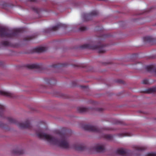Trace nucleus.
<instances>
[{"mask_svg": "<svg viewBox=\"0 0 156 156\" xmlns=\"http://www.w3.org/2000/svg\"><path fill=\"white\" fill-rule=\"evenodd\" d=\"M78 111L80 113H83L87 112L90 110H92V108H85L82 107H78L77 108Z\"/></svg>", "mask_w": 156, "mask_h": 156, "instance_id": "14", "label": "nucleus"}, {"mask_svg": "<svg viewBox=\"0 0 156 156\" xmlns=\"http://www.w3.org/2000/svg\"><path fill=\"white\" fill-rule=\"evenodd\" d=\"M96 110L100 112L102 111V108H97L96 109Z\"/></svg>", "mask_w": 156, "mask_h": 156, "instance_id": "34", "label": "nucleus"}, {"mask_svg": "<svg viewBox=\"0 0 156 156\" xmlns=\"http://www.w3.org/2000/svg\"><path fill=\"white\" fill-rule=\"evenodd\" d=\"M96 151L98 152H103L105 151V145H98L94 147Z\"/></svg>", "mask_w": 156, "mask_h": 156, "instance_id": "10", "label": "nucleus"}, {"mask_svg": "<svg viewBox=\"0 0 156 156\" xmlns=\"http://www.w3.org/2000/svg\"><path fill=\"white\" fill-rule=\"evenodd\" d=\"M0 95L10 98H14L15 97V95L14 94L5 91L0 90Z\"/></svg>", "mask_w": 156, "mask_h": 156, "instance_id": "9", "label": "nucleus"}, {"mask_svg": "<svg viewBox=\"0 0 156 156\" xmlns=\"http://www.w3.org/2000/svg\"><path fill=\"white\" fill-rule=\"evenodd\" d=\"M143 40L145 43H150L153 42L154 41V39L151 37L146 36L144 37Z\"/></svg>", "mask_w": 156, "mask_h": 156, "instance_id": "16", "label": "nucleus"}, {"mask_svg": "<svg viewBox=\"0 0 156 156\" xmlns=\"http://www.w3.org/2000/svg\"><path fill=\"white\" fill-rule=\"evenodd\" d=\"M73 148L79 151H82L86 149V147L83 144H75L73 146Z\"/></svg>", "mask_w": 156, "mask_h": 156, "instance_id": "8", "label": "nucleus"}, {"mask_svg": "<svg viewBox=\"0 0 156 156\" xmlns=\"http://www.w3.org/2000/svg\"><path fill=\"white\" fill-rule=\"evenodd\" d=\"M1 43L4 46L14 47V46L12 44L6 41H2L1 42Z\"/></svg>", "mask_w": 156, "mask_h": 156, "instance_id": "20", "label": "nucleus"}, {"mask_svg": "<svg viewBox=\"0 0 156 156\" xmlns=\"http://www.w3.org/2000/svg\"><path fill=\"white\" fill-rule=\"evenodd\" d=\"M36 133L38 137L46 140L51 144L58 145L66 149L69 147V146L68 142L66 135L65 133H61L60 132L58 133L61 137L60 140H58L53 137L43 133L42 130L41 129L36 130Z\"/></svg>", "mask_w": 156, "mask_h": 156, "instance_id": "1", "label": "nucleus"}, {"mask_svg": "<svg viewBox=\"0 0 156 156\" xmlns=\"http://www.w3.org/2000/svg\"><path fill=\"white\" fill-rule=\"evenodd\" d=\"M7 119L9 122L17 125L20 128H30L31 127L30 124L29 120H27L25 123H20L18 122L15 119L11 117H8Z\"/></svg>", "mask_w": 156, "mask_h": 156, "instance_id": "4", "label": "nucleus"}, {"mask_svg": "<svg viewBox=\"0 0 156 156\" xmlns=\"http://www.w3.org/2000/svg\"><path fill=\"white\" fill-rule=\"evenodd\" d=\"M81 87L82 88H86L87 89L88 88V87L85 86H81Z\"/></svg>", "mask_w": 156, "mask_h": 156, "instance_id": "33", "label": "nucleus"}, {"mask_svg": "<svg viewBox=\"0 0 156 156\" xmlns=\"http://www.w3.org/2000/svg\"><path fill=\"white\" fill-rule=\"evenodd\" d=\"M135 149L138 151H142L146 149L145 147H140L139 146H135L134 147Z\"/></svg>", "mask_w": 156, "mask_h": 156, "instance_id": "23", "label": "nucleus"}, {"mask_svg": "<svg viewBox=\"0 0 156 156\" xmlns=\"http://www.w3.org/2000/svg\"><path fill=\"white\" fill-rule=\"evenodd\" d=\"M95 42H92L90 44H85L80 46L81 49H89L92 50H97L99 53H105L106 51V45H104L101 42H98L97 45H94Z\"/></svg>", "mask_w": 156, "mask_h": 156, "instance_id": "3", "label": "nucleus"}, {"mask_svg": "<svg viewBox=\"0 0 156 156\" xmlns=\"http://www.w3.org/2000/svg\"><path fill=\"white\" fill-rule=\"evenodd\" d=\"M98 14V12L97 10H94L89 13H84L83 14V18L84 21H87L90 20L93 16H97Z\"/></svg>", "mask_w": 156, "mask_h": 156, "instance_id": "5", "label": "nucleus"}, {"mask_svg": "<svg viewBox=\"0 0 156 156\" xmlns=\"http://www.w3.org/2000/svg\"><path fill=\"white\" fill-rule=\"evenodd\" d=\"M23 32V29L22 28L11 30L7 27L0 26V36L2 37L13 38L18 36Z\"/></svg>", "mask_w": 156, "mask_h": 156, "instance_id": "2", "label": "nucleus"}, {"mask_svg": "<svg viewBox=\"0 0 156 156\" xmlns=\"http://www.w3.org/2000/svg\"><path fill=\"white\" fill-rule=\"evenodd\" d=\"M122 123V122L121 121H119V120H117L116 122V124H121Z\"/></svg>", "mask_w": 156, "mask_h": 156, "instance_id": "35", "label": "nucleus"}, {"mask_svg": "<svg viewBox=\"0 0 156 156\" xmlns=\"http://www.w3.org/2000/svg\"><path fill=\"white\" fill-rule=\"evenodd\" d=\"M102 137L108 140H111L113 139V136L110 134H103Z\"/></svg>", "mask_w": 156, "mask_h": 156, "instance_id": "21", "label": "nucleus"}, {"mask_svg": "<svg viewBox=\"0 0 156 156\" xmlns=\"http://www.w3.org/2000/svg\"><path fill=\"white\" fill-rule=\"evenodd\" d=\"M26 67L30 69H39L41 67V66L38 64H34L26 65Z\"/></svg>", "mask_w": 156, "mask_h": 156, "instance_id": "13", "label": "nucleus"}, {"mask_svg": "<svg viewBox=\"0 0 156 156\" xmlns=\"http://www.w3.org/2000/svg\"><path fill=\"white\" fill-rule=\"evenodd\" d=\"M83 128L86 130L97 133H100L101 130L98 128L96 126L89 125H85L83 126Z\"/></svg>", "mask_w": 156, "mask_h": 156, "instance_id": "6", "label": "nucleus"}, {"mask_svg": "<svg viewBox=\"0 0 156 156\" xmlns=\"http://www.w3.org/2000/svg\"><path fill=\"white\" fill-rule=\"evenodd\" d=\"M2 65L3 63L1 62H0V66H2Z\"/></svg>", "mask_w": 156, "mask_h": 156, "instance_id": "37", "label": "nucleus"}, {"mask_svg": "<svg viewBox=\"0 0 156 156\" xmlns=\"http://www.w3.org/2000/svg\"><path fill=\"white\" fill-rule=\"evenodd\" d=\"M51 80L48 78H45L44 80V84L47 86L51 84Z\"/></svg>", "mask_w": 156, "mask_h": 156, "instance_id": "24", "label": "nucleus"}, {"mask_svg": "<svg viewBox=\"0 0 156 156\" xmlns=\"http://www.w3.org/2000/svg\"><path fill=\"white\" fill-rule=\"evenodd\" d=\"M87 29V28L86 27H81L79 28V30L80 31H83L86 30Z\"/></svg>", "mask_w": 156, "mask_h": 156, "instance_id": "30", "label": "nucleus"}, {"mask_svg": "<svg viewBox=\"0 0 156 156\" xmlns=\"http://www.w3.org/2000/svg\"><path fill=\"white\" fill-rule=\"evenodd\" d=\"M145 69L148 71L154 72L156 75V67L154 65L147 66L145 67Z\"/></svg>", "mask_w": 156, "mask_h": 156, "instance_id": "11", "label": "nucleus"}, {"mask_svg": "<svg viewBox=\"0 0 156 156\" xmlns=\"http://www.w3.org/2000/svg\"><path fill=\"white\" fill-rule=\"evenodd\" d=\"M5 111V107L2 105H0V117H2Z\"/></svg>", "mask_w": 156, "mask_h": 156, "instance_id": "22", "label": "nucleus"}, {"mask_svg": "<svg viewBox=\"0 0 156 156\" xmlns=\"http://www.w3.org/2000/svg\"><path fill=\"white\" fill-rule=\"evenodd\" d=\"M1 126V127H2L1 126Z\"/></svg>", "mask_w": 156, "mask_h": 156, "instance_id": "39", "label": "nucleus"}, {"mask_svg": "<svg viewBox=\"0 0 156 156\" xmlns=\"http://www.w3.org/2000/svg\"><path fill=\"white\" fill-rule=\"evenodd\" d=\"M12 152L16 154L20 155L24 153V151L22 149H19L18 148L13 150Z\"/></svg>", "mask_w": 156, "mask_h": 156, "instance_id": "19", "label": "nucleus"}, {"mask_svg": "<svg viewBox=\"0 0 156 156\" xmlns=\"http://www.w3.org/2000/svg\"><path fill=\"white\" fill-rule=\"evenodd\" d=\"M66 66V65L65 63H58L53 64L51 66L54 68L58 69H59L61 67H65Z\"/></svg>", "mask_w": 156, "mask_h": 156, "instance_id": "17", "label": "nucleus"}, {"mask_svg": "<svg viewBox=\"0 0 156 156\" xmlns=\"http://www.w3.org/2000/svg\"><path fill=\"white\" fill-rule=\"evenodd\" d=\"M117 82L118 83H123V81L121 80H118L117 81Z\"/></svg>", "mask_w": 156, "mask_h": 156, "instance_id": "32", "label": "nucleus"}, {"mask_svg": "<svg viewBox=\"0 0 156 156\" xmlns=\"http://www.w3.org/2000/svg\"><path fill=\"white\" fill-rule=\"evenodd\" d=\"M31 9L37 13H38L39 11V9L38 8L35 7H31Z\"/></svg>", "mask_w": 156, "mask_h": 156, "instance_id": "27", "label": "nucleus"}, {"mask_svg": "<svg viewBox=\"0 0 156 156\" xmlns=\"http://www.w3.org/2000/svg\"><path fill=\"white\" fill-rule=\"evenodd\" d=\"M116 154L123 156H129L132 154V151L128 150L123 149H118L115 151Z\"/></svg>", "mask_w": 156, "mask_h": 156, "instance_id": "7", "label": "nucleus"}, {"mask_svg": "<svg viewBox=\"0 0 156 156\" xmlns=\"http://www.w3.org/2000/svg\"><path fill=\"white\" fill-rule=\"evenodd\" d=\"M106 36L105 35H101L99 36L98 39L99 40H100L101 42H102L103 39L105 38Z\"/></svg>", "mask_w": 156, "mask_h": 156, "instance_id": "29", "label": "nucleus"}, {"mask_svg": "<svg viewBox=\"0 0 156 156\" xmlns=\"http://www.w3.org/2000/svg\"><path fill=\"white\" fill-rule=\"evenodd\" d=\"M66 27V25L63 24L61 23H59L55 26L50 28V30H51L55 31L57 30L60 28L62 27Z\"/></svg>", "mask_w": 156, "mask_h": 156, "instance_id": "15", "label": "nucleus"}, {"mask_svg": "<svg viewBox=\"0 0 156 156\" xmlns=\"http://www.w3.org/2000/svg\"><path fill=\"white\" fill-rule=\"evenodd\" d=\"M37 0H29L30 2H36Z\"/></svg>", "mask_w": 156, "mask_h": 156, "instance_id": "36", "label": "nucleus"}, {"mask_svg": "<svg viewBox=\"0 0 156 156\" xmlns=\"http://www.w3.org/2000/svg\"><path fill=\"white\" fill-rule=\"evenodd\" d=\"M145 93H151L156 92V87L149 88L147 89L144 92Z\"/></svg>", "mask_w": 156, "mask_h": 156, "instance_id": "18", "label": "nucleus"}, {"mask_svg": "<svg viewBox=\"0 0 156 156\" xmlns=\"http://www.w3.org/2000/svg\"><path fill=\"white\" fill-rule=\"evenodd\" d=\"M119 135L120 137H123L124 136H131V135L129 133H120L119 134Z\"/></svg>", "mask_w": 156, "mask_h": 156, "instance_id": "26", "label": "nucleus"}, {"mask_svg": "<svg viewBox=\"0 0 156 156\" xmlns=\"http://www.w3.org/2000/svg\"><path fill=\"white\" fill-rule=\"evenodd\" d=\"M148 83L149 81L147 79H144L142 81V83L144 84H148Z\"/></svg>", "mask_w": 156, "mask_h": 156, "instance_id": "31", "label": "nucleus"}, {"mask_svg": "<svg viewBox=\"0 0 156 156\" xmlns=\"http://www.w3.org/2000/svg\"><path fill=\"white\" fill-rule=\"evenodd\" d=\"M47 50V48L45 47H38L34 48L33 51L34 52L40 53L43 52Z\"/></svg>", "mask_w": 156, "mask_h": 156, "instance_id": "12", "label": "nucleus"}, {"mask_svg": "<svg viewBox=\"0 0 156 156\" xmlns=\"http://www.w3.org/2000/svg\"><path fill=\"white\" fill-rule=\"evenodd\" d=\"M34 36H27L24 38V40L25 41L30 40L34 38Z\"/></svg>", "mask_w": 156, "mask_h": 156, "instance_id": "25", "label": "nucleus"}, {"mask_svg": "<svg viewBox=\"0 0 156 156\" xmlns=\"http://www.w3.org/2000/svg\"><path fill=\"white\" fill-rule=\"evenodd\" d=\"M146 156H156V153H147Z\"/></svg>", "mask_w": 156, "mask_h": 156, "instance_id": "28", "label": "nucleus"}, {"mask_svg": "<svg viewBox=\"0 0 156 156\" xmlns=\"http://www.w3.org/2000/svg\"><path fill=\"white\" fill-rule=\"evenodd\" d=\"M42 87V88H46V87L44 85V86H43V85H42V86H41Z\"/></svg>", "mask_w": 156, "mask_h": 156, "instance_id": "38", "label": "nucleus"}]
</instances>
